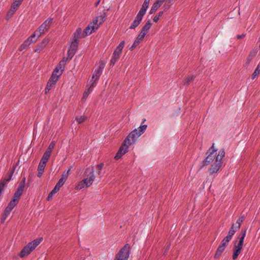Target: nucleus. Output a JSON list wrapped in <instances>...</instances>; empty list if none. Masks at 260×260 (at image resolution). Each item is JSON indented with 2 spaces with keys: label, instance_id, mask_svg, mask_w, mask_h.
I'll return each instance as SVG.
<instances>
[{
  "label": "nucleus",
  "instance_id": "e433bc0d",
  "mask_svg": "<svg viewBox=\"0 0 260 260\" xmlns=\"http://www.w3.org/2000/svg\"><path fill=\"white\" fill-rule=\"evenodd\" d=\"M193 76L192 75H189L188 76H187L185 79V83H188L189 82H190L192 80L193 78Z\"/></svg>",
  "mask_w": 260,
  "mask_h": 260
},
{
  "label": "nucleus",
  "instance_id": "f704fd0d",
  "mask_svg": "<svg viewBox=\"0 0 260 260\" xmlns=\"http://www.w3.org/2000/svg\"><path fill=\"white\" fill-rule=\"evenodd\" d=\"M14 171V169L11 171V172L10 173V174L9 175V176L7 178H5L3 181H4L5 182V183L6 182L9 181L12 178Z\"/></svg>",
  "mask_w": 260,
  "mask_h": 260
},
{
  "label": "nucleus",
  "instance_id": "cd10ccee",
  "mask_svg": "<svg viewBox=\"0 0 260 260\" xmlns=\"http://www.w3.org/2000/svg\"><path fill=\"white\" fill-rule=\"evenodd\" d=\"M18 202L12 199V200L9 203L8 206L7 207L8 209H11V210L15 207L17 205Z\"/></svg>",
  "mask_w": 260,
  "mask_h": 260
},
{
  "label": "nucleus",
  "instance_id": "72a5a7b5",
  "mask_svg": "<svg viewBox=\"0 0 260 260\" xmlns=\"http://www.w3.org/2000/svg\"><path fill=\"white\" fill-rule=\"evenodd\" d=\"M65 182L66 181L60 178L56 185L60 188L63 186Z\"/></svg>",
  "mask_w": 260,
  "mask_h": 260
},
{
  "label": "nucleus",
  "instance_id": "9d476101",
  "mask_svg": "<svg viewBox=\"0 0 260 260\" xmlns=\"http://www.w3.org/2000/svg\"><path fill=\"white\" fill-rule=\"evenodd\" d=\"M129 249L128 245H125L117 254L116 260H127L129 257Z\"/></svg>",
  "mask_w": 260,
  "mask_h": 260
},
{
  "label": "nucleus",
  "instance_id": "b1692460",
  "mask_svg": "<svg viewBox=\"0 0 260 260\" xmlns=\"http://www.w3.org/2000/svg\"><path fill=\"white\" fill-rule=\"evenodd\" d=\"M148 6H149V5L143 3L142 8H141L140 10L138 12V14H141L142 16H144L148 8Z\"/></svg>",
  "mask_w": 260,
  "mask_h": 260
},
{
  "label": "nucleus",
  "instance_id": "09e8293b",
  "mask_svg": "<svg viewBox=\"0 0 260 260\" xmlns=\"http://www.w3.org/2000/svg\"><path fill=\"white\" fill-rule=\"evenodd\" d=\"M54 194L53 193H52L51 191L49 193L48 196V198H47V200L49 201L50 200V199H51L53 196Z\"/></svg>",
  "mask_w": 260,
  "mask_h": 260
},
{
  "label": "nucleus",
  "instance_id": "1a4fd4ad",
  "mask_svg": "<svg viewBox=\"0 0 260 260\" xmlns=\"http://www.w3.org/2000/svg\"><path fill=\"white\" fill-rule=\"evenodd\" d=\"M131 145L124 140L123 143L120 147L118 152L115 156L116 159H120L123 155L127 152L129 146Z\"/></svg>",
  "mask_w": 260,
  "mask_h": 260
},
{
  "label": "nucleus",
  "instance_id": "a18cd8bd",
  "mask_svg": "<svg viewBox=\"0 0 260 260\" xmlns=\"http://www.w3.org/2000/svg\"><path fill=\"white\" fill-rule=\"evenodd\" d=\"M228 242H225L224 241H223L222 240L221 244L219 245L220 246H221V247H224V248H225V247H226V246L228 245Z\"/></svg>",
  "mask_w": 260,
  "mask_h": 260
},
{
  "label": "nucleus",
  "instance_id": "f03ea898",
  "mask_svg": "<svg viewBox=\"0 0 260 260\" xmlns=\"http://www.w3.org/2000/svg\"><path fill=\"white\" fill-rule=\"evenodd\" d=\"M97 29L98 17H95L93 20L92 22L88 24L83 32H82V30L81 28H77L76 31L74 33L73 40L78 41L79 39L90 35L93 31Z\"/></svg>",
  "mask_w": 260,
  "mask_h": 260
},
{
  "label": "nucleus",
  "instance_id": "ddd939ff",
  "mask_svg": "<svg viewBox=\"0 0 260 260\" xmlns=\"http://www.w3.org/2000/svg\"><path fill=\"white\" fill-rule=\"evenodd\" d=\"M58 79L54 76H51L49 81L47 82V86L45 89V92L47 94L50 89L55 85Z\"/></svg>",
  "mask_w": 260,
  "mask_h": 260
},
{
  "label": "nucleus",
  "instance_id": "a211bd4d",
  "mask_svg": "<svg viewBox=\"0 0 260 260\" xmlns=\"http://www.w3.org/2000/svg\"><path fill=\"white\" fill-rule=\"evenodd\" d=\"M23 190L24 189L22 188L21 186H18L13 196L12 199L18 202Z\"/></svg>",
  "mask_w": 260,
  "mask_h": 260
},
{
  "label": "nucleus",
  "instance_id": "4be33fe9",
  "mask_svg": "<svg viewBox=\"0 0 260 260\" xmlns=\"http://www.w3.org/2000/svg\"><path fill=\"white\" fill-rule=\"evenodd\" d=\"M161 3L159 2L158 1H156L152 6L149 13L151 14L155 12L157 9L161 6Z\"/></svg>",
  "mask_w": 260,
  "mask_h": 260
},
{
  "label": "nucleus",
  "instance_id": "ea45409f",
  "mask_svg": "<svg viewBox=\"0 0 260 260\" xmlns=\"http://www.w3.org/2000/svg\"><path fill=\"white\" fill-rule=\"evenodd\" d=\"M25 183V178H23L22 181L20 182L18 186H21L22 188L24 189Z\"/></svg>",
  "mask_w": 260,
  "mask_h": 260
},
{
  "label": "nucleus",
  "instance_id": "aec40b11",
  "mask_svg": "<svg viewBox=\"0 0 260 260\" xmlns=\"http://www.w3.org/2000/svg\"><path fill=\"white\" fill-rule=\"evenodd\" d=\"M152 26V23L151 22L150 20H148L147 21L146 24L144 25V26L142 27L141 32L144 33V34L146 35L147 33L148 32V30L150 29Z\"/></svg>",
  "mask_w": 260,
  "mask_h": 260
},
{
  "label": "nucleus",
  "instance_id": "2f4dec72",
  "mask_svg": "<svg viewBox=\"0 0 260 260\" xmlns=\"http://www.w3.org/2000/svg\"><path fill=\"white\" fill-rule=\"evenodd\" d=\"M85 119H86L85 117L83 116H77L76 118L77 122L79 124H80V123H82V122H83L85 120Z\"/></svg>",
  "mask_w": 260,
  "mask_h": 260
},
{
  "label": "nucleus",
  "instance_id": "a19ab883",
  "mask_svg": "<svg viewBox=\"0 0 260 260\" xmlns=\"http://www.w3.org/2000/svg\"><path fill=\"white\" fill-rule=\"evenodd\" d=\"M51 153H49L48 152L45 151L44 154L43 155V157L44 158H46L48 160L49 159Z\"/></svg>",
  "mask_w": 260,
  "mask_h": 260
},
{
  "label": "nucleus",
  "instance_id": "39448f33",
  "mask_svg": "<svg viewBox=\"0 0 260 260\" xmlns=\"http://www.w3.org/2000/svg\"><path fill=\"white\" fill-rule=\"evenodd\" d=\"M53 19L49 18L46 20L39 27L38 29L36 30L34 34L31 35L32 37H37L39 38L42 35L44 34L49 29L51 25L52 24Z\"/></svg>",
  "mask_w": 260,
  "mask_h": 260
},
{
  "label": "nucleus",
  "instance_id": "2eb2a0df",
  "mask_svg": "<svg viewBox=\"0 0 260 260\" xmlns=\"http://www.w3.org/2000/svg\"><path fill=\"white\" fill-rule=\"evenodd\" d=\"M146 35L144 34V33L143 32H141L140 31V34H139V35L138 36V37L136 38V39H135L133 44L132 45V46L130 47V49L131 50H133L136 47H137L139 44V43L143 40V39L144 38L145 36Z\"/></svg>",
  "mask_w": 260,
  "mask_h": 260
},
{
  "label": "nucleus",
  "instance_id": "20e7f679",
  "mask_svg": "<svg viewBox=\"0 0 260 260\" xmlns=\"http://www.w3.org/2000/svg\"><path fill=\"white\" fill-rule=\"evenodd\" d=\"M246 233V230H242L241 234L239 236L238 240L235 243L233 249V254L232 255V258L233 260L236 259L239 254L241 253V250L243 248L244 239L245 237Z\"/></svg>",
  "mask_w": 260,
  "mask_h": 260
},
{
  "label": "nucleus",
  "instance_id": "412c9836",
  "mask_svg": "<svg viewBox=\"0 0 260 260\" xmlns=\"http://www.w3.org/2000/svg\"><path fill=\"white\" fill-rule=\"evenodd\" d=\"M94 179L95 177L93 175V172L92 171L89 177L84 179L86 187L90 186L92 184Z\"/></svg>",
  "mask_w": 260,
  "mask_h": 260
},
{
  "label": "nucleus",
  "instance_id": "f8f14e48",
  "mask_svg": "<svg viewBox=\"0 0 260 260\" xmlns=\"http://www.w3.org/2000/svg\"><path fill=\"white\" fill-rule=\"evenodd\" d=\"M92 78H95V80L91 83L88 89L85 90L82 98L83 101L86 100L88 94L92 91L93 88L96 86L95 81L98 79V73L96 72V70H95L94 73L92 76Z\"/></svg>",
  "mask_w": 260,
  "mask_h": 260
},
{
  "label": "nucleus",
  "instance_id": "473e14b6",
  "mask_svg": "<svg viewBox=\"0 0 260 260\" xmlns=\"http://www.w3.org/2000/svg\"><path fill=\"white\" fill-rule=\"evenodd\" d=\"M106 62L104 61H101L99 62V73L100 72V70L103 69L105 66Z\"/></svg>",
  "mask_w": 260,
  "mask_h": 260
},
{
  "label": "nucleus",
  "instance_id": "864d4df0",
  "mask_svg": "<svg viewBox=\"0 0 260 260\" xmlns=\"http://www.w3.org/2000/svg\"><path fill=\"white\" fill-rule=\"evenodd\" d=\"M150 1V0H145L144 3L149 5Z\"/></svg>",
  "mask_w": 260,
  "mask_h": 260
},
{
  "label": "nucleus",
  "instance_id": "49530a36",
  "mask_svg": "<svg viewBox=\"0 0 260 260\" xmlns=\"http://www.w3.org/2000/svg\"><path fill=\"white\" fill-rule=\"evenodd\" d=\"M48 159H46V158H44L42 156V158H41V160L40 161V162L42 163V164H46V163L48 161Z\"/></svg>",
  "mask_w": 260,
  "mask_h": 260
},
{
  "label": "nucleus",
  "instance_id": "8fccbe9b",
  "mask_svg": "<svg viewBox=\"0 0 260 260\" xmlns=\"http://www.w3.org/2000/svg\"><path fill=\"white\" fill-rule=\"evenodd\" d=\"M38 176L39 177H41L42 176L44 171H40V170H38Z\"/></svg>",
  "mask_w": 260,
  "mask_h": 260
},
{
  "label": "nucleus",
  "instance_id": "a878e982",
  "mask_svg": "<svg viewBox=\"0 0 260 260\" xmlns=\"http://www.w3.org/2000/svg\"><path fill=\"white\" fill-rule=\"evenodd\" d=\"M260 74V62L257 65L256 68L255 69V71H254L253 73L252 74L251 76V78L252 79H254L255 78H257L259 74Z\"/></svg>",
  "mask_w": 260,
  "mask_h": 260
},
{
  "label": "nucleus",
  "instance_id": "6e6d98bb",
  "mask_svg": "<svg viewBox=\"0 0 260 260\" xmlns=\"http://www.w3.org/2000/svg\"><path fill=\"white\" fill-rule=\"evenodd\" d=\"M39 49H36L35 50V52H37V51H39Z\"/></svg>",
  "mask_w": 260,
  "mask_h": 260
},
{
  "label": "nucleus",
  "instance_id": "dca6fc26",
  "mask_svg": "<svg viewBox=\"0 0 260 260\" xmlns=\"http://www.w3.org/2000/svg\"><path fill=\"white\" fill-rule=\"evenodd\" d=\"M144 16H142L141 14H137L135 20L131 24L129 28L130 29H135L136 27H137L141 22L143 17Z\"/></svg>",
  "mask_w": 260,
  "mask_h": 260
},
{
  "label": "nucleus",
  "instance_id": "9b49d317",
  "mask_svg": "<svg viewBox=\"0 0 260 260\" xmlns=\"http://www.w3.org/2000/svg\"><path fill=\"white\" fill-rule=\"evenodd\" d=\"M78 42L77 41L73 40L71 42V45L68 51V57L66 59V60L69 59H71L75 54L77 48H78Z\"/></svg>",
  "mask_w": 260,
  "mask_h": 260
},
{
  "label": "nucleus",
  "instance_id": "bb28decb",
  "mask_svg": "<svg viewBox=\"0 0 260 260\" xmlns=\"http://www.w3.org/2000/svg\"><path fill=\"white\" fill-rule=\"evenodd\" d=\"M71 170V168H69L68 170H66L65 171H64V172L62 174V176H61V177L60 178V179H61L64 181H66L69 177L70 173Z\"/></svg>",
  "mask_w": 260,
  "mask_h": 260
},
{
  "label": "nucleus",
  "instance_id": "603ef678",
  "mask_svg": "<svg viewBox=\"0 0 260 260\" xmlns=\"http://www.w3.org/2000/svg\"><path fill=\"white\" fill-rule=\"evenodd\" d=\"M244 37H245V35L242 34L241 35H238L237 36V38L238 39H242V38H243Z\"/></svg>",
  "mask_w": 260,
  "mask_h": 260
},
{
  "label": "nucleus",
  "instance_id": "0eeeda50",
  "mask_svg": "<svg viewBox=\"0 0 260 260\" xmlns=\"http://www.w3.org/2000/svg\"><path fill=\"white\" fill-rule=\"evenodd\" d=\"M124 45V41H121L114 50L110 60V63L112 65H114L119 59Z\"/></svg>",
  "mask_w": 260,
  "mask_h": 260
},
{
  "label": "nucleus",
  "instance_id": "c756f323",
  "mask_svg": "<svg viewBox=\"0 0 260 260\" xmlns=\"http://www.w3.org/2000/svg\"><path fill=\"white\" fill-rule=\"evenodd\" d=\"M55 145V143L54 141H52L49 144L48 147L47 148V150H46V152H48L49 153H51L52 150L54 148Z\"/></svg>",
  "mask_w": 260,
  "mask_h": 260
},
{
  "label": "nucleus",
  "instance_id": "4468645a",
  "mask_svg": "<svg viewBox=\"0 0 260 260\" xmlns=\"http://www.w3.org/2000/svg\"><path fill=\"white\" fill-rule=\"evenodd\" d=\"M35 37H32L31 36L29 37L26 40H25L24 43L21 45V46L19 48V50L20 51H23L25 49H26L28 46H29L31 43L35 42L37 39H34Z\"/></svg>",
  "mask_w": 260,
  "mask_h": 260
},
{
  "label": "nucleus",
  "instance_id": "5701e85b",
  "mask_svg": "<svg viewBox=\"0 0 260 260\" xmlns=\"http://www.w3.org/2000/svg\"><path fill=\"white\" fill-rule=\"evenodd\" d=\"M244 216H241V217L238 219L236 223L233 224L232 225H234V230H236V232L240 228L241 224L242 222L244 221Z\"/></svg>",
  "mask_w": 260,
  "mask_h": 260
},
{
  "label": "nucleus",
  "instance_id": "7ed1b4c3",
  "mask_svg": "<svg viewBox=\"0 0 260 260\" xmlns=\"http://www.w3.org/2000/svg\"><path fill=\"white\" fill-rule=\"evenodd\" d=\"M147 127L146 124L141 125L139 127L132 131L125 140L131 145L135 143L137 139L145 132Z\"/></svg>",
  "mask_w": 260,
  "mask_h": 260
},
{
  "label": "nucleus",
  "instance_id": "5fc2aeb1",
  "mask_svg": "<svg viewBox=\"0 0 260 260\" xmlns=\"http://www.w3.org/2000/svg\"><path fill=\"white\" fill-rule=\"evenodd\" d=\"M102 165H103L102 164H101V165H99V166H98L99 169L100 168H102Z\"/></svg>",
  "mask_w": 260,
  "mask_h": 260
},
{
  "label": "nucleus",
  "instance_id": "58836bf2",
  "mask_svg": "<svg viewBox=\"0 0 260 260\" xmlns=\"http://www.w3.org/2000/svg\"><path fill=\"white\" fill-rule=\"evenodd\" d=\"M106 17V16L105 14H102L100 16V19H99V22L100 24H101L102 23H103Z\"/></svg>",
  "mask_w": 260,
  "mask_h": 260
},
{
  "label": "nucleus",
  "instance_id": "c85d7f7f",
  "mask_svg": "<svg viewBox=\"0 0 260 260\" xmlns=\"http://www.w3.org/2000/svg\"><path fill=\"white\" fill-rule=\"evenodd\" d=\"M84 187H86V186L85 185V183L84 180L79 182L76 186V188L77 189H81L82 188H84Z\"/></svg>",
  "mask_w": 260,
  "mask_h": 260
},
{
  "label": "nucleus",
  "instance_id": "7c9ffc66",
  "mask_svg": "<svg viewBox=\"0 0 260 260\" xmlns=\"http://www.w3.org/2000/svg\"><path fill=\"white\" fill-rule=\"evenodd\" d=\"M163 14V11L159 12L158 14L154 17L153 19V21L155 22H157L159 20L160 18L162 16Z\"/></svg>",
  "mask_w": 260,
  "mask_h": 260
},
{
  "label": "nucleus",
  "instance_id": "f257e3e1",
  "mask_svg": "<svg viewBox=\"0 0 260 260\" xmlns=\"http://www.w3.org/2000/svg\"><path fill=\"white\" fill-rule=\"evenodd\" d=\"M208 155L204 160V165L207 166L211 164L209 169L211 174L216 173L220 169L222 165V159L225 155L223 150H220L218 152L214 148L213 145L207 152Z\"/></svg>",
  "mask_w": 260,
  "mask_h": 260
},
{
  "label": "nucleus",
  "instance_id": "37998d69",
  "mask_svg": "<svg viewBox=\"0 0 260 260\" xmlns=\"http://www.w3.org/2000/svg\"><path fill=\"white\" fill-rule=\"evenodd\" d=\"M23 1V0H15L13 3L15 4L16 6L19 7Z\"/></svg>",
  "mask_w": 260,
  "mask_h": 260
},
{
  "label": "nucleus",
  "instance_id": "423d86ee",
  "mask_svg": "<svg viewBox=\"0 0 260 260\" xmlns=\"http://www.w3.org/2000/svg\"><path fill=\"white\" fill-rule=\"evenodd\" d=\"M43 240L42 238L37 239L29 243L26 246H25L21 250L20 256L21 257H23L26 255L30 253V252L34 250L37 246L42 242Z\"/></svg>",
  "mask_w": 260,
  "mask_h": 260
},
{
  "label": "nucleus",
  "instance_id": "4c0bfd02",
  "mask_svg": "<svg viewBox=\"0 0 260 260\" xmlns=\"http://www.w3.org/2000/svg\"><path fill=\"white\" fill-rule=\"evenodd\" d=\"M11 211L12 210L11 209H8V208H6L4 211V216H6V217H8L9 216V215L10 214V213H11Z\"/></svg>",
  "mask_w": 260,
  "mask_h": 260
},
{
  "label": "nucleus",
  "instance_id": "393cba45",
  "mask_svg": "<svg viewBox=\"0 0 260 260\" xmlns=\"http://www.w3.org/2000/svg\"><path fill=\"white\" fill-rule=\"evenodd\" d=\"M225 248L223 247H221V246H219L217 248V249L216 251V253L214 255V257L215 258H218L219 257V256L221 255L222 252L224 251Z\"/></svg>",
  "mask_w": 260,
  "mask_h": 260
},
{
  "label": "nucleus",
  "instance_id": "6ab92c4d",
  "mask_svg": "<svg viewBox=\"0 0 260 260\" xmlns=\"http://www.w3.org/2000/svg\"><path fill=\"white\" fill-rule=\"evenodd\" d=\"M236 232V230H234V225H232L228 233V236H226L223 240L229 243Z\"/></svg>",
  "mask_w": 260,
  "mask_h": 260
},
{
  "label": "nucleus",
  "instance_id": "c03bdc74",
  "mask_svg": "<svg viewBox=\"0 0 260 260\" xmlns=\"http://www.w3.org/2000/svg\"><path fill=\"white\" fill-rule=\"evenodd\" d=\"M59 189H60V188L58 187L57 186L55 185V186L53 189V190L51 191V192L52 193H53L54 194H55L57 191H59Z\"/></svg>",
  "mask_w": 260,
  "mask_h": 260
},
{
  "label": "nucleus",
  "instance_id": "f3484780",
  "mask_svg": "<svg viewBox=\"0 0 260 260\" xmlns=\"http://www.w3.org/2000/svg\"><path fill=\"white\" fill-rule=\"evenodd\" d=\"M18 8L19 6H16L15 4L12 3L10 9L8 11L7 13L6 19L7 20H9L14 15V14L15 13V12L16 11Z\"/></svg>",
  "mask_w": 260,
  "mask_h": 260
},
{
  "label": "nucleus",
  "instance_id": "4d7b16f0",
  "mask_svg": "<svg viewBox=\"0 0 260 260\" xmlns=\"http://www.w3.org/2000/svg\"><path fill=\"white\" fill-rule=\"evenodd\" d=\"M95 5L96 6H97V5H98V2H96V3H95Z\"/></svg>",
  "mask_w": 260,
  "mask_h": 260
},
{
  "label": "nucleus",
  "instance_id": "79ce46f5",
  "mask_svg": "<svg viewBox=\"0 0 260 260\" xmlns=\"http://www.w3.org/2000/svg\"><path fill=\"white\" fill-rule=\"evenodd\" d=\"M51 153H49L48 152L45 151L44 154L43 155V157L44 158H46L48 160L49 159Z\"/></svg>",
  "mask_w": 260,
  "mask_h": 260
},
{
  "label": "nucleus",
  "instance_id": "3c124183",
  "mask_svg": "<svg viewBox=\"0 0 260 260\" xmlns=\"http://www.w3.org/2000/svg\"><path fill=\"white\" fill-rule=\"evenodd\" d=\"M7 217H6V216H4V215L3 216L2 219H1V222L2 223H4L5 221V220L6 219Z\"/></svg>",
  "mask_w": 260,
  "mask_h": 260
},
{
  "label": "nucleus",
  "instance_id": "6e6552de",
  "mask_svg": "<svg viewBox=\"0 0 260 260\" xmlns=\"http://www.w3.org/2000/svg\"><path fill=\"white\" fill-rule=\"evenodd\" d=\"M66 59L63 58L62 60H61L58 65L55 68L51 76H54L59 78V77L61 75L64 68V66L66 64Z\"/></svg>",
  "mask_w": 260,
  "mask_h": 260
},
{
  "label": "nucleus",
  "instance_id": "de8ad7c7",
  "mask_svg": "<svg viewBox=\"0 0 260 260\" xmlns=\"http://www.w3.org/2000/svg\"><path fill=\"white\" fill-rule=\"evenodd\" d=\"M49 42L48 40H44L41 44V46H45Z\"/></svg>",
  "mask_w": 260,
  "mask_h": 260
},
{
  "label": "nucleus",
  "instance_id": "c9c22d12",
  "mask_svg": "<svg viewBox=\"0 0 260 260\" xmlns=\"http://www.w3.org/2000/svg\"><path fill=\"white\" fill-rule=\"evenodd\" d=\"M46 164H42V163L40 162L39 164V166H38V170L44 171V169L46 167Z\"/></svg>",
  "mask_w": 260,
  "mask_h": 260
}]
</instances>
